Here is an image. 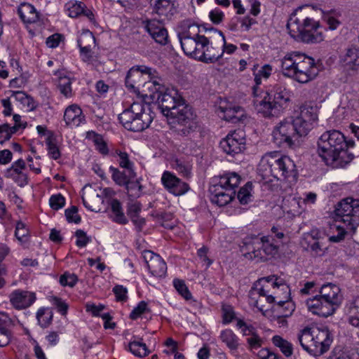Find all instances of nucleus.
<instances>
[{"label":"nucleus","mask_w":359,"mask_h":359,"mask_svg":"<svg viewBox=\"0 0 359 359\" xmlns=\"http://www.w3.org/2000/svg\"><path fill=\"white\" fill-rule=\"evenodd\" d=\"M313 11L309 5H303L297 8L290 15L289 20H293V22H311V18L309 15Z\"/></svg>","instance_id":"nucleus-32"},{"label":"nucleus","mask_w":359,"mask_h":359,"mask_svg":"<svg viewBox=\"0 0 359 359\" xmlns=\"http://www.w3.org/2000/svg\"><path fill=\"white\" fill-rule=\"evenodd\" d=\"M26 168V164L24 160L18 159L14 162L11 167L8 170V175L11 177L20 173L24 172Z\"/></svg>","instance_id":"nucleus-55"},{"label":"nucleus","mask_w":359,"mask_h":359,"mask_svg":"<svg viewBox=\"0 0 359 359\" xmlns=\"http://www.w3.org/2000/svg\"><path fill=\"white\" fill-rule=\"evenodd\" d=\"M20 128V126L11 127L8 123L0 125V144L4 143L11 139L13 134Z\"/></svg>","instance_id":"nucleus-47"},{"label":"nucleus","mask_w":359,"mask_h":359,"mask_svg":"<svg viewBox=\"0 0 359 359\" xmlns=\"http://www.w3.org/2000/svg\"><path fill=\"white\" fill-rule=\"evenodd\" d=\"M301 57L294 80L299 83H306L316 77L318 74V69L312 57L303 53H302Z\"/></svg>","instance_id":"nucleus-13"},{"label":"nucleus","mask_w":359,"mask_h":359,"mask_svg":"<svg viewBox=\"0 0 359 359\" xmlns=\"http://www.w3.org/2000/svg\"><path fill=\"white\" fill-rule=\"evenodd\" d=\"M53 316L52 311L48 309L41 308L36 313L38 323L42 327H47L50 325Z\"/></svg>","instance_id":"nucleus-45"},{"label":"nucleus","mask_w":359,"mask_h":359,"mask_svg":"<svg viewBox=\"0 0 359 359\" xmlns=\"http://www.w3.org/2000/svg\"><path fill=\"white\" fill-rule=\"evenodd\" d=\"M143 258L150 273L156 277H163L167 271L166 263L156 254L150 250L143 252Z\"/></svg>","instance_id":"nucleus-18"},{"label":"nucleus","mask_w":359,"mask_h":359,"mask_svg":"<svg viewBox=\"0 0 359 359\" xmlns=\"http://www.w3.org/2000/svg\"><path fill=\"white\" fill-rule=\"evenodd\" d=\"M221 340L231 351H236L239 346L238 338L232 330L226 329L220 334Z\"/></svg>","instance_id":"nucleus-37"},{"label":"nucleus","mask_w":359,"mask_h":359,"mask_svg":"<svg viewBox=\"0 0 359 359\" xmlns=\"http://www.w3.org/2000/svg\"><path fill=\"white\" fill-rule=\"evenodd\" d=\"M118 157V164L119 165L125 168L128 172H130V177H135L136 174L133 170V163L129 159L128 154L126 152H116Z\"/></svg>","instance_id":"nucleus-48"},{"label":"nucleus","mask_w":359,"mask_h":359,"mask_svg":"<svg viewBox=\"0 0 359 359\" xmlns=\"http://www.w3.org/2000/svg\"><path fill=\"white\" fill-rule=\"evenodd\" d=\"M223 322L225 324L229 323L235 317L233 308L230 305H224L222 306Z\"/></svg>","instance_id":"nucleus-64"},{"label":"nucleus","mask_w":359,"mask_h":359,"mask_svg":"<svg viewBox=\"0 0 359 359\" xmlns=\"http://www.w3.org/2000/svg\"><path fill=\"white\" fill-rule=\"evenodd\" d=\"M224 52V50L222 47L220 46L219 43L218 45L214 44L213 42L209 39V42L207 43L205 46V51L201 54V62L205 63H215L222 57Z\"/></svg>","instance_id":"nucleus-27"},{"label":"nucleus","mask_w":359,"mask_h":359,"mask_svg":"<svg viewBox=\"0 0 359 359\" xmlns=\"http://www.w3.org/2000/svg\"><path fill=\"white\" fill-rule=\"evenodd\" d=\"M144 29L158 43L165 45L168 41L167 29L160 24H145Z\"/></svg>","instance_id":"nucleus-29"},{"label":"nucleus","mask_w":359,"mask_h":359,"mask_svg":"<svg viewBox=\"0 0 359 359\" xmlns=\"http://www.w3.org/2000/svg\"><path fill=\"white\" fill-rule=\"evenodd\" d=\"M286 28L292 38L304 43H318L324 39L320 24H286Z\"/></svg>","instance_id":"nucleus-12"},{"label":"nucleus","mask_w":359,"mask_h":359,"mask_svg":"<svg viewBox=\"0 0 359 359\" xmlns=\"http://www.w3.org/2000/svg\"><path fill=\"white\" fill-rule=\"evenodd\" d=\"M318 292V295L320 297L337 306L339 305L341 297L340 294V289L337 285L327 283L321 286Z\"/></svg>","instance_id":"nucleus-28"},{"label":"nucleus","mask_w":359,"mask_h":359,"mask_svg":"<svg viewBox=\"0 0 359 359\" xmlns=\"http://www.w3.org/2000/svg\"><path fill=\"white\" fill-rule=\"evenodd\" d=\"M354 146L353 140H347L344 135L337 130L325 132L318 140V153L327 165L343 168L349 163L354 155L349 151Z\"/></svg>","instance_id":"nucleus-1"},{"label":"nucleus","mask_w":359,"mask_h":359,"mask_svg":"<svg viewBox=\"0 0 359 359\" xmlns=\"http://www.w3.org/2000/svg\"><path fill=\"white\" fill-rule=\"evenodd\" d=\"M72 80L69 76L60 73L58 88L61 94L66 97H71L73 95L72 89Z\"/></svg>","instance_id":"nucleus-40"},{"label":"nucleus","mask_w":359,"mask_h":359,"mask_svg":"<svg viewBox=\"0 0 359 359\" xmlns=\"http://www.w3.org/2000/svg\"><path fill=\"white\" fill-rule=\"evenodd\" d=\"M111 212L113 215L111 218L113 221L121 224H126L128 223V219L126 217L121 207V204L117 199H113L110 203Z\"/></svg>","instance_id":"nucleus-36"},{"label":"nucleus","mask_w":359,"mask_h":359,"mask_svg":"<svg viewBox=\"0 0 359 359\" xmlns=\"http://www.w3.org/2000/svg\"><path fill=\"white\" fill-rule=\"evenodd\" d=\"M46 144L48 147L49 155L52 158L57 160L60 157V152L57 145V139L51 131H48L46 138Z\"/></svg>","instance_id":"nucleus-39"},{"label":"nucleus","mask_w":359,"mask_h":359,"mask_svg":"<svg viewBox=\"0 0 359 359\" xmlns=\"http://www.w3.org/2000/svg\"><path fill=\"white\" fill-rule=\"evenodd\" d=\"M311 327L316 345L320 349V355H322L329 349L332 342L331 332L326 326H313Z\"/></svg>","instance_id":"nucleus-20"},{"label":"nucleus","mask_w":359,"mask_h":359,"mask_svg":"<svg viewBox=\"0 0 359 359\" xmlns=\"http://www.w3.org/2000/svg\"><path fill=\"white\" fill-rule=\"evenodd\" d=\"M334 219L350 229L354 241L359 244V199L348 197L339 202L334 210Z\"/></svg>","instance_id":"nucleus-10"},{"label":"nucleus","mask_w":359,"mask_h":359,"mask_svg":"<svg viewBox=\"0 0 359 359\" xmlns=\"http://www.w3.org/2000/svg\"><path fill=\"white\" fill-rule=\"evenodd\" d=\"M50 207L55 210L62 208L65 204V199L61 194L53 195L49 200Z\"/></svg>","instance_id":"nucleus-59"},{"label":"nucleus","mask_w":359,"mask_h":359,"mask_svg":"<svg viewBox=\"0 0 359 359\" xmlns=\"http://www.w3.org/2000/svg\"><path fill=\"white\" fill-rule=\"evenodd\" d=\"M93 142L96 146V149L102 154H108V148L106 142L104 141L103 137L97 134H95L93 137Z\"/></svg>","instance_id":"nucleus-61"},{"label":"nucleus","mask_w":359,"mask_h":359,"mask_svg":"<svg viewBox=\"0 0 359 359\" xmlns=\"http://www.w3.org/2000/svg\"><path fill=\"white\" fill-rule=\"evenodd\" d=\"M269 285L261 284V282L256 281L249 292V298L253 302L255 306L259 307L260 299L265 298L266 301L269 303H273L276 298L279 297L276 295L273 297L271 294H269ZM277 294L276 293H275Z\"/></svg>","instance_id":"nucleus-21"},{"label":"nucleus","mask_w":359,"mask_h":359,"mask_svg":"<svg viewBox=\"0 0 359 359\" xmlns=\"http://www.w3.org/2000/svg\"><path fill=\"white\" fill-rule=\"evenodd\" d=\"M161 81V79L160 78L154 76L152 79H149L148 81H145L143 84V87L148 89L150 92V94L148 95L153 99H156L157 95L164 91L165 87L162 85Z\"/></svg>","instance_id":"nucleus-35"},{"label":"nucleus","mask_w":359,"mask_h":359,"mask_svg":"<svg viewBox=\"0 0 359 359\" xmlns=\"http://www.w3.org/2000/svg\"><path fill=\"white\" fill-rule=\"evenodd\" d=\"M224 113V118L229 122L236 123L245 117L244 110L242 107L236 106L229 108L220 107Z\"/></svg>","instance_id":"nucleus-33"},{"label":"nucleus","mask_w":359,"mask_h":359,"mask_svg":"<svg viewBox=\"0 0 359 359\" xmlns=\"http://www.w3.org/2000/svg\"><path fill=\"white\" fill-rule=\"evenodd\" d=\"M118 120L128 130L141 132L149 128L153 121L149 106L142 100L133 102L118 115Z\"/></svg>","instance_id":"nucleus-8"},{"label":"nucleus","mask_w":359,"mask_h":359,"mask_svg":"<svg viewBox=\"0 0 359 359\" xmlns=\"http://www.w3.org/2000/svg\"><path fill=\"white\" fill-rule=\"evenodd\" d=\"M65 11L70 18H77L83 15L90 21H95L93 12L87 8L84 3L76 0H70L65 6Z\"/></svg>","instance_id":"nucleus-23"},{"label":"nucleus","mask_w":359,"mask_h":359,"mask_svg":"<svg viewBox=\"0 0 359 359\" xmlns=\"http://www.w3.org/2000/svg\"><path fill=\"white\" fill-rule=\"evenodd\" d=\"M36 299L35 294L28 291L17 290L10 296L13 306L18 309H25L31 306Z\"/></svg>","instance_id":"nucleus-26"},{"label":"nucleus","mask_w":359,"mask_h":359,"mask_svg":"<svg viewBox=\"0 0 359 359\" xmlns=\"http://www.w3.org/2000/svg\"><path fill=\"white\" fill-rule=\"evenodd\" d=\"M247 252L245 256L257 261H265L267 256H273L278 252V246L274 243L273 238L269 236H255L245 244Z\"/></svg>","instance_id":"nucleus-11"},{"label":"nucleus","mask_w":359,"mask_h":359,"mask_svg":"<svg viewBox=\"0 0 359 359\" xmlns=\"http://www.w3.org/2000/svg\"><path fill=\"white\" fill-rule=\"evenodd\" d=\"M175 288L186 300H190L192 298L191 294L183 280L175 279L173 280Z\"/></svg>","instance_id":"nucleus-52"},{"label":"nucleus","mask_w":359,"mask_h":359,"mask_svg":"<svg viewBox=\"0 0 359 359\" xmlns=\"http://www.w3.org/2000/svg\"><path fill=\"white\" fill-rule=\"evenodd\" d=\"M257 92V88H254L253 105L265 117L278 116L290 101L289 92L280 84L273 86L269 93Z\"/></svg>","instance_id":"nucleus-5"},{"label":"nucleus","mask_w":359,"mask_h":359,"mask_svg":"<svg viewBox=\"0 0 359 359\" xmlns=\"http://www.w3.org/2000/svg\"><path fill=\"white\" fill-rule=\"evenodd\" d=\"M172 167L182 176L186 178L191 177L192 165L189 161L177 158L172 162Z\"/></svg>","instance_id":"nucleus-38"},{"label":"nucleus","mask_w":359,"mask_h":359,"mask_svg":"<svg viewBox=\"0 0 359 359\" xmlns=\"http://www.w3.org/2000/svg\"><path fill=\"white\" fill-rule=\"evenodd\" d=\"M318 120L317 109L303 106L299 114L292 120H284L273 130L274 142L280 146L292 147L299 137L307 135Z\"/></svg>","instance_id":"nucleus-2"},{"label":"nucleus","mask_w":359,"mask_h":359,"mask_svg":"<svg viewBox=\"0 0 359 359\" xmlns=\"http://www.w3.org/2000/svg\"><path fill=\"white\" fill-rule=\"evenodd\" d=\"M205 29L206 32L213 33L214 35L218 39L220 46L222 47L224 51L228 54L233 53L236 50V46L233 44H226V41L224 35L219 31H217L212 27H203Z\"/></svg>","instance_id":"nucleus-42"},{"label":"nucleus","mask_w":359,"mask_h":359,"mask_svg":"<svg viewBox=\"0 0 359 359\" xmlns=\"http://www.w3.org/2000/svg\"><path fill=\"white\" fill-rule=\"evenodd\" d=\"M129 351L135 356L144 357L149 353L147 345L141 341L134 340L128 344Z\"/></svg>","instance_id":"nucleus-44"},{"label":"nucleus","mask_w":359,"mask_h":359,"mask_svg":"<svg viewBox=\"0 0 359 359\" xmlns=\"http://www.w3.org/2000/svg\"><path fill=\"white\" fill-rule=\"evenodd\" d=\"M77 42L79 48L85 46L91 48V46L95 43V37L90 31H83L80 35Z\"/></svg>","instance_id":"nucleus-51"},{"label":"nucleus","mask_w":359,"mask_h":359,"mask_svg":"<svg viewBox=\"0 0 359 359\" xmlns=\"http://www.w3.org/2000/svg\"><path fill=\"white\" fill-rule=\"evenodd\" d=\"M129 180L128 183L124 185L129 193V196L135 198L139 197L142 191V185L140 184L138 180Z\"/></svg>","instance_id":"nucleus-54"},{"label":"nucleus","mask_w":359,"mask_h":359,"mask_svg":"<svg viewBox=\"0 0 359 359\" xmlns=\"http://www.w3.org/2000/svg\"><path fill=\"white\" fill-rule=\"evenodd\" d=\"M203 25L189 24L188 31L179 34L181 47L184 53L201 62L207 43L211 39L210 34L205 32Z\"/></svg>","instance_id":"nucleus-6"},{"label":"nucleus","mask_w":359,"mask_h":359,"mask_svg":"<svg viewBox=\"0 0 359 359\" xmlns=\"http://www.w3.org/2000/svg\"><path fill=\"white\" fill-rule=\"evenodd\" d=\"M301 55L299 52H290L280 59L281 72L285 76L294 79Z\"/></svg>","instance_id":"nucleus-19"},{"label":"nucleus","mask_w":359,"mask_h":359,"mask_svg":"<svg viewBox=\"0 0 359 359\" xmlns=\"http://www.w3.org/2000/svg\"><path fill=\"white\" fill-rule=\"evenodd\" d=\"M298 339L302 347L311 355H320V349L315 343L311 327H306L298 334Z\"/></svg>","instance_id":"nucleus-22"},{"label":"nucleus","mask_w":359,"mask_h":359,"mask_svg":"<svg viewBox=\"0 0 359 359\" xmlns=\"http://www.w3.org/2000/svg\"><path fill=\"white\" fill-rule=\"evenodd\" d=\"M241 182L240 176L236 172H228L212 180L209 191L211 201L219 206L229 204L234 198L236 188Z\"/></svg>","instance_id":"nucleus-9"},{"label":"nucleus","mask_w":359,"mask_h":359,"mask_svg":"<svg viewBox=\"0 0 359 359\" xmlns=\"http://www.w3.org/2000/svg\"><path fill=\"white\" fill-rule=\"evenodd\" d=\"M152 12L159 16L158 22L171 20L172 17L177 13L174 0H150Z\"/></svg>","instance_id":"nucleus-17"},{"label":"nucleus","mask_w":359,"mask_h":359,"mask_svg":"<svg viewBox=\"0 0 359 359\" xmlns=\"http://www.w3.org/2000/svg\"><path fill=\"white\" fill-rule=\"evenodd\" d=\"M272 342L276 346L280 349L285 356L290 357L292 354L293 348L292 344L283 339L281 337L278 335L274 336L272 338Z\"/></svg>","instance_id":"nucleus-43"},{"label":"nucleus","mask_w":359,"mask_h":359,"mask_svg":"<svg viewBox=\"0 0 359 359\" xmlns=\"http://www.w3.org/2000/svg\"><path fill=\"white\" fill-rule=\"evenodd\" d=\"M143 80L140 72L135 69H130L126 77V86L133 92H137Z\"/></svg>","instance_id":"nucleus-34"},{"label":"nucleus","mask_w":359,"mask_h":359,"mask_svg":"<svg viewBox=\"0 0 359 359\" xmlns=\"http://www.w3.org/2000/svg\"><path fill=\"white\" fill-rule=\"evenodd\" d=\"M252 184L250 182H247L245 186L241 187L238 192L237 198L241 204L245 205L251 201Z\"/></svg>","instance_id":"nucleus-46"},{"label":"nucleus","mask_w":359,"mask_h":359,"mask_svg":"<svg viewBox=\"0 0 359 359\" xmlns=\"http://www.w3.org/2000/svg\"><path fill=\"white\" fill-rule=\"evenodd\" d=\"M147 304L144 301L140 302L136 307L133 309L130 314V317L133 320L139 318L142 313L149 311Z\"/></svg>","instance_id":"nucleus-57"},{"label":"nucleus","mask_w":359,"mask_h":359,"mask_svg":"<svg viewBox=\"0 0 359 359\" xmlns=\"http://www.w3.org/2000/svg\"><path fill=\"white\" fill-rule=\"evenodd\" d=\"M18 12L23 22H36L39 20L36 10L29 4H21Z\"/></svg>","instance_id":"nucleus-30"},{"label":"nucleus","mask_w":359,"mask_h":359,"mask_svg":"<svg viewBox=\"0 0 359 359\" xmlns=\"http://www.w3.org/2000/svg\"><path fill=\"white\" fill-rule=\"evenodd\" d=\"M109 171L111 173L112 180L119 186H124L129 180L134 179L135 177H130V172L120 171L118 168L113 166L109 167Z\"/></svg>","instance_id":"nucleus-41"},{"label":"nucleus","mask_w":359,"mask_h":359,"mask_svg":"<svg viewBox=\"0 0 359 359\" xmlns=\"http://www.w3.org/2000/svg\"><path fill=\"white\" fill-rule=\"evenodd\" d=\"M203 25L189 24L188 31L179 34L181 47L184 53L201 62L207 43L211 39L210 34L205 32Z\"/></svg>","instance_id":"nucleus-7"},{"label":"nucleus","mask_w":359,"mask_h":359,"mask_svg":"<svg viewBox=\"0 0 359 359\" xmlns=\"http://www.w3.org/2000/svg\"><path fill=\"white\" fill-rule=\"evenodd\" d=\"M29 231L26 228L25 224L22 222H18L15 226V236L21 243L27 241Z\"/></svg>","instance_id":"nucleus-53"},{"label":"nucleus","mask_w":359,"mask_h":359,"mask_svg":"<svg viewBox=\"0 0 359 359\" xmlns=\"http://www.w3.org/2000/svg\"><path fill=\"white\" fill-rule=\"evenodd\" d=\"M258 172L262 180L271 182V177L278 180H297V172L294 162L287 156H281L278 152H271L262 156Z\"/></svg>","instance_id":"nucleus-4"},{"label":"nucleus","mask_w":359,"mask_h":359,"mask_svg":"<svg viewBox=\"0 0 359 359\" xmlns=\"http://www.w3.org/2000/svg\"><path fill=\"white\" fill-rule=\"evenodd\" d=\"M340 224L337 226V235L331 236L329 238V241L332 243H339L342 241L345 236L349 232L353 231L350 229H347L344 224L339 222Z\"/></svg>","instance_id":"nucleus-50"},{"label":"nucleus","mask_w":359,"mask_h":359,"mask_svg":"<svg viewBox=\"0 0 359 359\" xmlns=\"http://www.w3.org/2000/svg\"><path fill=\"white\" fill-rule=\"evenodd\" d=\"M99 198V194L96 193L95 190L92 189L91 187L86 189V191L84 192L82 196V201L84 206L92 211L95 210L92 205L93 201Z\"/></svg>","instance_id":"nucleus-49"},{"label":"nucleus","mask_w":359,"mask_h":359,"mask_svg":"<svg viewBox=\"0 0 359 359\" xmlns=\"http://www.w3.org/2000/svg\"><path fill=\"white\" fill-rule=\"evenodd\" d=\"M159 107L164 116L170 117L173 122L183 126L179 130L183 135H187L196 126L195 116L191 108L185 104L177 92L163 91L156 97Z\"/></svg>","instance_id":"nucleus-3"},{"label":"nucleus","mask_w":359,"mask_h":359,"mask_svg":"<svg viewBox=\"0 0 359 359\" xmlns=\"http://www.w3.org/2000/svg\"><path fill=\"white\" fill-rule=\"evenodd\" d=\"M237 327L241 329V331L245 336L248 337L256 333V329L250 325H248L242 320H238Z\"/></svg>","instance_id":"nucleus-62"},{"label":"nucleus","mask_w":359,"mask_h":359,"mask_svg":"<svg viewBox=\"0 0 359 359\" xmlns=\"http://www.w3.org/2000/svg\"><path fill=\"white\" fill-rule=\"evenodd\" d=\"M309 311L321 317H328L336 311L337 306L317 294L306 301Z\"/></svg>","instance_id":"nucleus-15"},{"label":"nucleus","mask_w":359,"mask_h":359,"mask_svg":"<svg viewBox=\"0 0 359 359\" xmlns=\"http://www.w3.org/2000/svg\"><path fill=\"white\" fill-rule=\"evenodd\" d=\"M339 62L350 69H355L359 66V47L351 45L341 51Z\"/></svg>","instance_id":"nucleus-24"},{"label":"nucleus","mask_w":359,"mask_h":359,"mask_svg":"<svg viewBox=\"0 0 359 359\" xmlns=\"http://www.w3.org/2000/svg\"><path fill=\"white\" fill-rule=\"evenodd\" d=\"M65 217L69 222L78 224L81 222V217L78 214V209L76 206H72L65 210Z\"/></svg>","instance_id":"nucleus-58"},{"label":"nucleus","mask_w":359,"mask_h":359,"mask_svg":"<svg viewBox=\"0 0 359 359\" xmlns=\"http://www.w3.org/2000/svg\"><path fill=\"white\" fill-rule=\"evenodd\" d=\"M78 281V278L74 273L65 272L60 278V283L62 286L74 287Z\"/></svg>","instance_id":"nucleus-56"},{"label":"nucleus","mask_w":359,"mask_h":359,"mask_svg":"<svg viewBox=\"0 0 359 359\" xmlns=\"http://www.w3.org/2000/svg\"><path fill=\"white\" fill-rule=\"evenodd\" d=\"M161 182L163 187L175 196L183 195L189 189L187 183L183 182L170 171L165 170L163 172Z\"/></svg>","instance_id":"nucleus-16"},{"label":"nucleus","mask_w":359,"mask_h":359,"mask_svg":"<svg viewBox=\"0 0 359 359\" xmlns=\"http://www.w3.org/2000/svg\"><path fill=\"white\" fill-rule=\"evenodd\" d=\"M246 340L250 349L259 348L263 344L262 339L257 334V332L248 337Z\"/></svg>","instance_id":"nucleus-63"},{"label":"nucleus","mask_w":359,"mask_h":359,"mask_svg":"<svg viewBox=\"0 0 359 359\" xmlns=\"http://www.w3.org/2000/svg\"><path fill=\"white\" fill-rule=\"evenodd\" d=\"M257 282H261V284L267 285L269 287L271 285L273 289L280 288V290L283 291V292L285 294V298H287L289 287L285 283L283 279L278 278L275 276H270L262 278L259 279Z\"/></svg>","instance_id":"nucleus-31"},{"label":"nucleus","mask_w":359,"mask_h":359,"mask_svg":"<svg viewBox=\"0 0 359 359\" xmlns=\"http://www.w3.org/2000/svg\"><path fill=\"white\" fill-rule=\"evenodd\" d=\"M64 121L67 126L74 128L85 123L86 118L81 109L76 104H72L65 109Z\"/></svg>","instance_id":"nucleus-25"},{"label":"nucleus","mask_w":359,"mask_h":359,"mask_svg":"<svg viewBox=\"0 0 359 359\" xmlns=\"http://www.w3.org/2000/svg\"><path fill=\"white\" fill-rule=\"evenodd\" d=\"M75 236L77 238L76 245L79 248L85 247L89 242L91 241V238L86 235V233L83 230L79 229L76 231Z\"/></svg>","instance_id":"nucleus-60"},{"label":"nucleus","mask_w":359,"mask_h":359,"mask_svg":"<svg viewBox=\"0 0 359 359\" xmlns=\"http://www.w3.org/2000/svg\"><path fill=\"white\" fill-rule=\"evenodd\" d=\"M220 147L229 155H235L243 151L245 148V140L242 130H236L228 134L220 142Z\"/></svg>","instance_id":"nucleus-14"}]
</instances>
